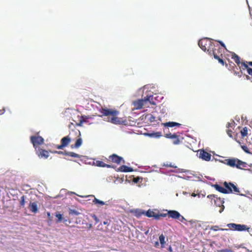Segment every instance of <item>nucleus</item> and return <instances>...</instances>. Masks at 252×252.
<instances>
[{
  "label": "nucleus",
  "instance_id": "obj_1",
  "mask_svg": "<svg viewBox=\"0 0 252 252\" xmlns=\"http://www.w3.org/2000/svg\"><path fill=\"white\" fill-rule=\"evenodd\" d=\"M99 112L101 114V116H111L108 121L113 124L121 125L124 124L126 121L122 118L117 117L119 114V112L117 110L102 108L99 110Z\"/></svg>",
  "mask_w": 252,
  "mask_h": 252
},
{
  "label": "nucleus",
  "instance_id": "obj_2",
  "mask_svg": "<svg viewBox=\"0 0 252 252\" xmlns=\"http://www.w3.org/2000/svg\"><path fill=\"white\" fill-rule=\"evenodd\" d=\"M153 95H147L143 98L138 99L137 100L133 102V105L134 106V109H140L147 102H149L151 104H155L154 102H152Z\"/></svg>",
  "mask_w": 252,
  "mask_h": 252
},
{
  "label": "nucleus",
  "instance_id": "obj_3",
  "mask_svg": "<svg viewBox=\"0 0 252 252\" xmlns=\"http://www.w3.org/2000/svg\"><path fill=\"white\" fill-rule=\"evenodd\" d=\"M214 43L212 40L209 38H204L198 41V45L204 51L210 52L212 47Z\"/></svg>",
  "mask_w": 252,
  "mask_h": 252
},
{
  "label": "nucleus",
  "instance_id": "obj_4",
  "mask_svg": "<svg viewBox=\"0 0 252 252\" xmlns=\"http://www.w3.org/2000/svg\"><path fill=\"white\" fill-rule=\"evenodd\" d=\"M223 49L219 44L216 45L214 44L209 54L210 55H213L214 58H219V57L223 56Z\"/></svg>",
  "mask_w": 252,
  "mask_h": 252
},
{
  "label": "nucleus",
  "instance_id": "obj_5",
  "mask_svg": "<svg viewBox=\"0 0 252 252\" xmlns=\"http://www.w3.org/2000/svg\"><path fill=\"white\" fill-rule=\"evenodd\" d=\"M223 186L228 190L227 191L228 194L235 193L239 194L240 193V191L239 189L231 182H227L225 181L223 183Z\"/></svg>",
  "mask_w": 252,
  "mask_h": 252
},
{
  "label": "nucleus",
  "instance_id": "obj_6",
  "mask_svg": "<svg viewBox=\"0 0 252 252\" xmlns=\"http://www.w3.org/2000/svg\"><path fill=\"white\" fill-rule=\"evenodd\" d=\"M227 226L231 230H237L238 231H249L250 227L245 224H236L233 223H229Z\"/></svg>",
  "mask_w": 252,
  "mask_h": 252
},
{
  "label": "nucleus",
  "instance_id": "obj_7",
  "mask_svg": "<svg viewBox=\"0 0 252 252\" xmlns=\"http://www.w3.org/2000/svg\"><path fill=\"white\" fill-rule=\"evenodd\" d=\"M32 143L33 144V147L36 149L39 145L43 144L44 140L40 136H32L30 137Z\"/></svg>",
  "mask_w": 252,
  "mask_h": 252
},
{
  "label": "nucleus",
  "instance_id": "obj_8",
  "mask_svg": "<svg viewBox=\"0 0 252 252\" xmlns=\"http://www.w3.org/2000/svg\"><path fill=\"white\" fill-rule=\"evenodd\" d=\"M106 159L117 164H120L121 162L124 163L125 162V161L122 157L119 156L116 154L109 156L108 158H106Z\"/></svg>",
  "mask_w": 252,
  "mask_h": 252
},
{
  "label": "nucleus",
  "instance_id": "obj_9",
  "mask_svg": "<svg viewBox=\"0 0 252 252\" xmlns=\"http://www.w3.org/2000/svg\"><path fill=\"white\" fill-rule=\"evenodd\" d=\"M240 67L243 70L246 69L247 73L252 75V62H244L241 63Z\"/></svg>",
  "mask_w": 252,
  "mask_h": 252
},
{
  "label": "nucleus",
  "instance_id": "obj_10",
  "mask_svg": "<svg viewBox=\"0 0 252 252\" xmlns=\"http://www.w3.org/2000/svg\"><path fill=\"white\" fill-rule=\"evenodd\" d=\"M70 141L71 138L69 137V135L63 137L61 139V144L57 145L56 148L58 149H63L64 147H66L70 143Z\"/></svg>",
  "mask_w": 252,
  "mask_h": 252
},
{
  "label": "nucleus",
  "instance_id": "obj_11",
  "mask_svg": "<svg viewBox=\"0 0 252 252\" xmlns=\"http://www.w3.org/2000/svg\"><path fill=\"white\" fill-rule=\"evenodd\" d=\"M199 158L206 161H209L211 158V155L204 150H201L199 153Z\"/></svg>",
  "mask_w": 252,
  "mask_h": 252
},
{
  "label": "nucleus",
  "instance_id": "obj_12",
  "mask_svg": "<svg viewBox=\"0 0 252 252\" xmlns=\"http://www.w3.org/2000/svg\"><path fill=\"white\" fill-rule=\"evenodd\" d=\"M165 137L168 138H170L173 140V143L175 145H177L180 143V140L179 136L176 134H171V133L166 134Z\"/></svg>",
  "mask_w": 252,
  "mask_h": 252
},
{
  "label": "nucleus",
  "instance_id": "obj_13",
  "mask_svg": "<svg viewBox=\"0 0 252 252\" xmlns=\"http://www.w3.org/2000/svg\"><path fill=\"white\" fill-rule=\"evenodd\" d=\"M38 156L41 158L46 159L49 157V152L42 149H38L36 152Z\"/></svg>",
  "mask_w": 252,
  "mask_h": 252
},
{
  "label": "nucleus",
  "instance_id": "obj_14",
  "mask_svg": "<svg viewBox=\"0 0 252 252\" xmlns=\"http://www.w3.org/2000/svg\"><path fill=\"white\" fill-rule=\"evenodd\" d=\"M237 161V158H227L225 159L224 163L230 167H236Z\"/></svg>",
  "mask_w": 252,
  "mask_h": 252
},
{
  "label": "nucleus",
  "instance_id": "obj_15",
  "mask_svg": "<svg viewBox=\"0 0 252 252\" xmlns=\"http://www.w3.org/2000/svg\"><path fill=\"white\" fill-rule=\"evenodd\" d=\"M167 214L168 215L170 218H171L174 219H179L181 217L180 214L175 210H170L168 212Z\"/></svg>",
  "mask_w": 252,
  "mask_h": 252
},
{
  "label": "nucleus",
  "instance_id": "obj_16",
  "mask_svg": "<svg viewBox=\"0 0 252 252\" xmlns=\"http://www.w3.org/2000/svg\"><path fill=\"white\" fill-rule=\"evenodd\" d=\"M117 171L123 172H130L133 171L132 168L128 167L126 165H123L120 166L117 170Z\"/></svg>",
  "mask_w": 252,
  "mask_h": 252
},
{
  "label": "nucleus",
  "instance_id": "obj_17",
  "mask_svg": "<svg viewBox=\"0 0 252 252\" xmlns=\"http://www.w3.org/2000/svg\"><path fill=\"white\" fill-rule=\"evenodd\" d=\"M29 208L32 213H36L38 212L37 204L35 202H31L29 204Z\"/></svg>",
  "mask_w": 252,
  "mask_h": 252
},
{
  "label": "nucleus",
  "instance_id": "obj_18",
  "mask_svg": "<svg viewBox=\"0 0 252 252\" xmlns=\"http://www.w3.org/2000/svg\"><path fill=\"white\" fill-rule=\"evenodd\" d=\"M213 187L218 191L224 194H228L227 191L228 190L225 187L223 188L218 184H215L213 185Z\"/></svg>",
  "mask_w": 252,
  "mask_h": 252
},
{
  "label": "nucleus",
  "instance_id": "obj_19",
  "mask_svg": "<svg viewBox=\"0 0 252 252\" xmlns=\"http://www.w3.org/2000/svg\"><path fill=\"white\" fill-rule=\"evenodd\" d=\"M95 165L97 166L101 167L114 168L113 165H111L110 164H107L100 160H96L95 162Z\"/></svg>",
  "mask_w": 252,
  "mask_h": 252
},
{
  "label": "nucleus",
  "instance_id": "obj_20",
  "mask_svg": "<svg viewBox=\"0 0 252 252\" xmlns=\"http://www.w3.org/2000/svg\"><path fill=\"white\" fill-rule=\"evenodd\" d=\"M247 165V164L246 162L238 159L236 167L238 169H242L243 167H246Z\"/></svg>",
  "mask_w": 252,
  "mask_h": 252
},
{
  "label": "nucleus",
  "instance_id": "obj_21",
  "mask_svg": "<svg viewBox=\"0 0 252 252\" xmlns=\"http://www.w3.org/2000/svg\"><path fill=\"white\" fill-rule=\"evenodd\" d=\"M232 59L234 61V62L237 63V64L239 66V67H240V66H241V63H241L240 62V59L239 57L236 54H234V55L232 56Z\"/></svg>",
  "mask_w": 252,
  "mask_h": 252
},
{
  "label": "nucleus",
  "instance_id": "obj_22",
  "mask_svg": "<svg viewBox=\"0 0 252 252\" xmlns=\"http://www.w3.org/2000/svg\"><path fill=\"white\" fill-rule=\"evenodd\" d=\"M146 216L149 218H150V217H153L156 220V218L157 217H158V216H157V213H155V212L151 210H148L146 212V214H145Z\"/></svg>",
  "mask_w": 252,
  "mask_h": 252
},
{
  "label": "nucleus",
  "instance_id": "obj_23",
  "mask_svg": "<svg viewBox=\"0 0 252 252\" xmlns=\"http://www.w3.org/2000/svg\"><path fill=\"white\" fill-rule=\"evenodd\" d=\"M163 124L165 126L167 127L180 126H181L180 124L174 122H169Z\"/></svg>",
  "mask_w": 252,
  "mask_h": 252
},
{
  "label": "nucleus",
  "instance_id": "obj_24",
  "mask_svg": "<svg viewBox=\"0 0 252 252\" xmlns=\"http://www.w3.org/2000/svg\"><path fill=\"white\" fill-rule=\"evenodd\" d=\"M82 144V140L81 137L78 138L76 142L74 145H72L71 146V148H78Z\"/></svg>",
  "mask_w": 252,
  "mask_h": 252
},
{
  "label": "nucleus",
  "instance_id": "obj_25",
  "mask_svg": "<svg viewBox=\"0 0 252 252\" xmlns=\"http://www.w3.org/2000/svg\"><path fill=\"white\" fill-rule=\"evenodd\" d=\"M149 136L154 138H159L161 136V133L160 132H152L147 134Z\"/></svg>",
  "mask_w": 252,
  "mask_h": 252
},
{
  "label": "nucleus",
  "instance_id": "obj_26",
  "mask_svg": "<svg viewBox=\"0 0 252 252\" xmlns=\"http://www.w3.org/2000/svg\"><path fill=\"white\" fill-rule=\"evenodd\" d=\"M65 155L69 156L70 157H74V158H80V157L79 155L76 154L74 152H66L65 153Z\"/></svg>",
  "mask_w": 252,
  "mask_h": 252
},
{
  "label": "nucleus",
  "instance_id": "obj_27",
  "mask_svg": "<svg viewBox=\"0 0 252 252\" xmlns=\"http://www.w3.org/2000/svg\"><path fill=\"white\" fill-rule=\"evenodd\" d=\"M65 155L69 156L70 157H74V158H80V157L79 155L76 154L74 152H66L65 153Z\"/></svg>",
  "mask_w": 252,
  "mask_h": 252
},
{
  "label": "nucleus",
  "instance_id": "obj_28",
  "mask_svg": "<svg viewBox=\"0 0 252 252\" xmlns=\"http://www.w3.org/2000/svg\"><path fill=\"white\" fill-rule=\"evenodd\" d=\"M93 202L94 204H99L100 205H104L105 204V203L102 201L99 200L98 199L96 198H94V199L93 200Z\"/></svg>",
  "mask_w": 252,
  "mask_h": 252
},
{
  "label": "nucleus",
  "instance_id": "obj_29",
  "mask_svg": "<svg viewBox=\"0 0 252 252\" xmlns=\"http://www.w3.org/2000/svg\"><path fill=\"white\" fill-rule=\"evenodd\" d=\"M159 240L161 245V247H164V245L165 243L164 236L163 234L160 235L159 237Z\"/></svg>",
  "mask_w": 252,
  "mask_h": 252
},
{
  "label": "nucleus",
  "instance_id": "obj_30",
  "mask_svg": "<svg viewBox=\"0 0 252 252\" xmlns=\"http://www.w3.org/2000/svg\"><path fill=\"white\" fill-rule=\"evenodd\" d=\"M210 229L212 230L213 231H218L219 230H222V231L228 230L227 229L220 228L219 226H218V225H214V226H211L210 228Z\"/></svg>",
  "mask_w": 252,
  "mask_h": 252
},
{
  "label": "nucleus",
  "instance_id": "obj_31",
  "mask_svg": "<svg viewBox=\"0 0 252 252\" xmlns=\"http://www.w3.org/2000/svg\"><path fill=\"white\" fill-rule=\"evenodd\" d=\"M241 134L242 135V137H244L248 134V129L246 127H244L241 130Z\"/></svg>",
  "mask_w": 252,
  "mask_h": 252
},
{
  "label": "nucleus",
  "instance_id": "obj_32",
  "mask_svg": "<svg viewBox=\"0 0 252 252\" xmlns=\"http://www.w3.org/2000/svg\"><path fill=\"white\" fill-rule=\"evenodd\" d=\"M69 215L77 216L80 213L75 210L70 209L69 211Z\"/></svg>",
  "mask_w": 252,
  "mask_h": 252
},
{
  "label": "nucleus",
  "instance_id": "obj_33",
  "mask_svg": "<svg viewBox=\"0 0 252 252\" xmlns=\"http://www.w3.org/2000/svg\"><path fill=\"white\" fill-rule=\"evenodd\" d=\"M56 217L58 218L57 222H61L63 220L62 215L60 213H56Z\"/></svg>",
  "mask_w": 252,
  "mask_h": 252
},
{
  "label": "nucleus",
  "instance_id": "obj_34",
  "mask_svg": "<svg viewBox=\"0 0 252 252\" xmlns=\"http://www.w3.org/2000/svg\"><path fill=\"white\" fill-rule=\"evenodd\" d=\"M25 196L23 195L21 197V199H20V206L21 207H24L25 206Z\"/></svg>",
  "mask_w": 252,
  "mask_h": 252
},
{
  "label": "nucleus",
  "instance_id": "obj_35",
  "mask_svg": "<svg viewBox=\"0 0 252 252\" xmlns=\"http://www.w3.org/2000/svg\"><path fill=\"white\" fill-rule=\"evenodd\" d=\"M146 117H148V119H149L152 122L155 121V118L150 114L147 115Z\"/></svg>",
  "mask_w": 252,
  "mask_h": 252
},
{
  "label": "nucleus",
  "instance_id": "obj_36",
  "mask_svg": "<svg viewBox=\"0 0 252 252\" xmlns=\"http://www.w3.org/2000/svg\"><path fill=\"white\" fill-rule=\"evenodd\" d=\"M86 121L85 120V118H84V116H82L81 117V119L79 121V123L78 124H77V125L78 126H82V124L85 122Z\"/></svg>",
  "mask_w": 252,
  "mask_h": 252
},
{
  "label": "nucleus",
  "instance_id": "obj_37",
  "mask_svg": "<svg viewBox=\"0 0 252 252\" xmlns=\"http://www.w3.org/2000/svg\"><path fill=\"white\" fill-rule=\"evenodd\" d=\"M166 214H157V216H158V217L156 218V220H159L160 219V217H165L166 216Z\"/></svg>",
  "mask_w": 252,
  "mask_h": 252
},
{
  "label": "nucleus",
  "instance_id": "obj_38",
  "mask_svg": "<svg viewBox=\"0 0 252 252\" xmlns=\"http://www.w3.org/2000/svg\"><path fill=\"white\" fill-rule=\"evenodd\" d=\"M223 56L219 57V58H215L216 59H217L220 63L222 65H224V62L222 60Z\"/></svg>",
  "mask_w": 252,
  "mask_h": 252
},
{
  "label": "nucleus",
  "instance_id": "obj_39",
  "mask_svg": "<svg viewBox=\"0 0 252 252\" xmlns=\"http://www.w3.org/2000/svg\"><path fill=\"white\" fill-rule=\"evenodd\" d=\"M218 252H234L233 251H232L231 249H222V250H219V251H218Z\"/></svg>",
  "mask_w": 252,
  "mask_h": 252
},
{
  "label": "nucleus",
  "instance_id": "obj_40",
  "mask_svg": "<svg viewBox=\"0 0 252 252\" xmlns=\"http://www.w3.org/2000/svg\"><path fill=\"white\" fill-rule=\"evenodd\" d=\"M234 121H232V123H227V125H226V127L229 128V127H232L233 126H234Z\"/></svg>",
  "mask_w": 252,
  "mask_h": 252
},
{
  "label": "nucleus",
  "instance_id": "obj_41",
  "mask_svg": "<svg viewBox=\"0 0 252 252\" xmlns=\"http://www.w3.org/2000/svg\"><path fill=\"white\" fill-rule=\"evenodd\" d=\"M242 149L247 153H249V151L248 147L246 146L243 145L241 146Z\"/></svg>",
  "mask_w": 252,
  "mask_h": 252
},
{
  "label": "nucleus",
  "instance_id": "obj_42",
  "mask_svg": "<svg viewBox=\"0 0 252 252\" xmlns=\"http://www.w3.org/2000/svg\"><path fill=\"white\" fill-rule=\"evenodd\" d=\"M226 132L230 137H232V131L231 129H228L227 130Z\"/></svg>",
  "mask_w": 252,
  "mask_h": 252
},
{
  "label": "nucleus",
  "instance_id": "obj_43",
  "mask_svg": "<svg viewBox=\"0 0 252 252\" xmlns=\"http://www.w3.org/2000/svg\"><path fill=\"white\" fill-rule=\"evenodd\" d=\"M65 152H66V151L65 152H62V151H54V152H53L52 153H58L59 154H63V155H65Z\"/></svg>",
  "mask_w": 252,
  "mask_h": 252
},
{
  "label": "nucleus",
  "instance_id": "obj_44",
  "mask_svg": "<svg viewBox=\"0 0 252 252\" xmlns=\"http://www.w3.org/2000/svg\"><path fill=\"white\" fill-rule=\"evenodd\" d=\"M220 44V45L221 46V47H222V48H224L225 49H226V47H225V45H224V44L221 41H218Z\"/></svg>",
  "mask_w": 252,
  "mask_h": 252
},
{
  "label": "nucleus",
  "instance_id": "obj_45",
  "mask_svg": "<svg viewBox=\"0 0 252 252\" xmlns=\"http://www.w3.org/2000/svg\"><path fill=\"white\" fill-rule=\"evenodd\" d=\"M140 180V178L139 177H136V178H134L133 180V182L135 183H137Z\"/></svg>",
  "mask_w": 252,
  "mask_h": 252
},
{
  "label": "nucleus",
  "instance_id": "obj_46",
  "mask_svg": "<svg viewBox=\"0 0 252 252\" xmlns=\"http://www.w3.org/2000/svg\"><path fill=\"white\" fill-rule=\"evenodd\" d=\"M180 221H181V222H183V221L184 220H185V219L184 218V217H183L181 215V217L179 219H178Z\"/></svg>",
  "mask_w": 252,
  "mask_h": 252
},
{
  "label": "nucleus",
  "instance_id": "obj_47",
  "mask_svg": "<svg viewBox=\"0 0 252 252\" xmlns=\"http://www.w3.org/2000/svg\"><path fill=\"white\" fill-rule=\"evenodd\" d=\"M207 197L209 198H212L216 197V196L214 194H210V195H208Z\"/></svg>",
  "mask_w": 252,
  "mask_h": 252
},
{
  "label": "nucleus",
  "instance_id": "obj_48",
  "mask_svg": "<svg viewBox=\"0 0 252 252\" xmlns=\"http://www.w3.org/2000/svg\"><path fill=\"white\" fill-rule=\"evenodd\" d=\"M93 217L94 219V220H95L96 223L98 222L99 220L95 215H94V216Z\"/></svg>",
  "mask_w": 252,
  "mask_h": 252
},
{
  "label": "nucleus",
  "instance_id": "obj_49",
  "mask_svg": "<svg viewBox=\"0 0 252 252\" xmlns=\"http://www.w3.org/2000/svg\"><path fill=\"white\" fill-rule=\"evenodd\" d=\"M103 224H104V225H106V224L108 225L109 224V222H108V220L104 221L103 222Z\"/></svg>",
  "mask_w": 252,
  "mask_h": 252
},
{
  "label": "nucleus",
  "instance_id": "obj_50",
  "mask_svg": "<svg viewBox=\"0 0 252 252\" xmlns=\"http://www.w3.org/2000/svg\"><path fill=\"white\" fill-rule=\"evenodd\" d=\"M76 134H78V136H80L81 135V133L79 130H77V131L76 132Z\"/></svg>",
  "mask_w": 252,
  "mask_h": 252
},
{
  "label": "nucleus",
  "instance_id": "obj_51",
  "mask_svg": "<svg viewBox=\"0 0 252 252\" xmlns=\"http://www.w3.org/2000/svg\"><path fill=\"white\" fill-rule=\"evenodd\" d=\"M223 209H224V206L222 205V208L219 211L220 213H221L223 211Z\"/></svg>",
  "mask_w": 252,
  "mask_h": 252
},
{
  "label": "nucleus",
  "instance_id": "obj_52",
  "mask_svg": "<svg viewBox=\"0 0 252 252\" xmlns=\"http://www.w3.org/2000/svg\"><path fill=\"white\" fill-rule=\"evenodd\" d=\"M168 250L170 252H172V249L171 247H169V248H168Z\"/></svg>",
  "mask_w": 252,
  "mask_h": 252
},
{
  "label": "nucleus",
  "instance_id": "obj_53",
  "mask_svg": "<svg viewBox=\"0 0 252 252\" xmlns=\"http://www.w3.org/2000/svg\"><path fill=\"white\" fill-rule=\"evenodd\" d=\"M47 216H48V217L49 218H50V216H51L50 213L48 212V213H47Z\"/></svg>",
  "mask_w": 252,
  "mask_h": 252
},
{
  "label": "nucleus",
  "instance_id": "obj_54",
  "mask_svg": "<svg viewBox=\"0 0 252 252\" xmlns=\"http://www.w3.org/2000/svg\"><path fill=\"white\" fill-rule=\"evenodd\" d=\"M192 195H193V196H195V194H193Z\"/></svg>",
  "mask_w": 252,
  "mask_h": 252
},
{
  "label": "nucleus",
  "instance_id": "obj_55",
  "mask_svg": "<svg viewBox=\"0 0 252 252\" xmlns=\"http://www.w3.org/2000/svg\"><path fill=\"white\" fill-rule=\"evenodd\" d=\"M251 252H252V251H251Z\"/></svg>",
  "mask_w": 252,
  "mask_h": 252
}]
</instances>
